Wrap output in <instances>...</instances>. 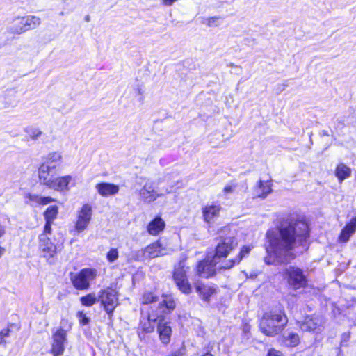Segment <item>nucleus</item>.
<instances>
[{"label":"nucleus","mask_w":356,"mask_h":356,"mask_svg":"<svg viewBox=\"0 0 356 356\" xmlns=\"http://www.w3.org/2000/svg\"><path fill=\"white\" fill-rule=\"evenodd\" d=\"M267 356H284L282 352L277 350L274 348H271L268 350Z\"/></svg>","instance_id":"c03bdc74"},{"label":"nucleus","mask_w":356,"mask_h":356,"mask_svg":"<svg viewBox=\"0 0 356 356\" xmlns=\"http://www.w3.org/2000/svg\"><path fill=\"white\" fill-rule=\"evenodd\" d=\"M39 246L43 257L48 259L54 257L56 253V246L45 234L39 236Z\"/></svg>","instance_id":"4468645a"},{"label":"nucleus","mask_w":356,"mask_h":356,"mask_svg":"<svg viewBox=\"0 0 356 356\" xmlns=\"http://www.w3.org/2000/svg\"><path fill=\"white\" fill-rule=\"evenodd\" d=\"M10 335V330L9 329H3L0 332V344L6 343L5 340L3 339L5 337H7Z\"/></svg>","instance_id":"ea45409f"},{"label":"nucleus","mask_w":356,"mask_h":356,"mask_svg":"<svg viewBox=\"0 0 356 356\" xmlns=\"http://www.w3.org/2000/svg\"><path fill=\"white\" fill-rule=\"evenodd\" d=\"M62 161V156L58 152L47 154L44 162L38 168V177L41 184L48 186L53 179L58 175Z\"/></svg>","instance_id":"7ed1b4c3"},{"label":"nucleus","mask_w":356,"mask_h":356,"mask_svg":"<svg viewBox=\"0 0 356 356\" xmlns=\"http://www.w3.org/2000/svg\"><path fill=\"white\" fill-rule=\"evenodd\" d=\"M356 230V217L353 218L350 222L348 223L341 230L339 241L341 242H347L352 234Z\"/></svg>","instance_id":"5701e85b"},{"label":"nucleus","mask_w":356,"mask_h":356,"mask_svg":"<svg viewBox=\"0 0 356 356\" xmlns=\"http://www.w3.org/2000/svg\"><path fill=\"white\" fill-rule=\"evenodd\" d=\"M195 291L202 300L207 303L210 302V297L216 293V289L213 286L202 283L196 284Z\"/></svg>","instance_id":"412c9836"},{"label":"nucleus","mask_w":356,"mask_h":356,"mask_svg":"<svg viewBox=\"0 0 356 356\" xmlns=\"http://www.w3.org/2000/svg\"><path fill=\"white\" fill-rule=\"evenodd\" d=\"M134 257L136 259L140 260L145 259V254L139 253V250L134 252Z\"/></svg>","instance_id":"de8ad7c7"},{"label":"nucleus","mask_w":356,"mask_h":356,"mask_svg":"<svg viewBox=\"0 0 356 356\" xmlns=\"http://www.w3.org/2000/svg\"><path fill=\"white\" fill-rule=\"evenodd\" d=\"M282 341L287 347H296L300 343V340L297 333L291 331L286 332L285 334L282 335Z\"/></svg>","instance_id":"a878e982"},{"label":"nucleus","mask_w":356,"mask_h":356,"mask_svg":"<svg viewBox=\"0 0 356 356\" xmlns=\"http://www.w3.org/2000/svg\"><path fill=\"white\" fill-rule=\"evenodd\" d=\"M230 66L234 67V65L233 63H231V64H230Z\"/></svg>","instance_id":"6e6d98bb"},{"label":"nucleus","mask_w":356,"mask_h":356,"mask_svg":"<svg viewBox=\"0 0 356 356\" xmlns=\"http://www.w3.org/2000/svg\"><path fill=\"white\" fill-rule=\"evenodd\" d=\"M56 200V199L52 198L50 196L48 197H43L41 196V204L45 205L49 203L55 202Z\"/></svg>","instance_id":"79ce46f5"},{"label":"nucleus","mask_w":356,"mask_h":356,"mask_svg":"<svg viewBox=\"0 0 356 356\" xmlns=\"http://www.w3.org/2000/svg\"><path fill=\"white\" fill-rule=\"evenodd\" d=\"M98 302H100L104 310L111 318L115 307L118 305L117 293L114 289L101 290L98 293Z\"/></svg>","instance_id":"423d86ee"},{"label":"nucleus","mask_w":356,"mask_h":356,"mask_svg":"<svg viewBox=\"0 0 356 356\" xmlns=\"http://www.w3.org/2000/svg\"><path fill=\"white\" fill-rule=\"evenodd\" d=\"M177 0H162L163 4L165 6H171Z\"/></svg>","instance_id":"49530a36"},{"label":"nucleus","mask_w":356,"mask_h":356,"mask_svg":"<svg viewBox=\"0 0 356 356\" xmlns=\"http://www.w3.org/2000/svg\"><path fill=\"white\" fill-rule=\"evenodd\" d=\"M350 174L351 170L343 163H340L336 168L335 175L340 182H342L345 179L349 177Z\"/></svg>","instance_id":"cd10ccee"},{"label":"nucleus","mask_w":356,"mask_h":356,"mask_svg":"<svg viewBox=\"0 0 356 356\" xmlns=\"http://www.w3.org/2000/svg\"><path fill=\"white\" fill-rule=\"evenodd\" d=\"M159 300V296L154 292L147 291L145 292L141 298V302L143 305H149L153 302H156Z\"/></svg>","instance_id":"7c9ffc66"},{"label":"nucleus","mask_w":356,"mask_h":356,"mask_svg":"<svg viewBox=\"0 0 356 356\" xmlns=\"http://www.w3.org/2000/svg\"><path fill=\"white\" fill-rule=\"evenodd\" d=\"M138 94H139V95H141V94H142V90H141V89H140V88H139V89L138 90Z\"/></svg>","instance_id":"864d4df0"},{"label":"nucleus","mask_w":356,"mask_h":356,"mask_svg":"<svg viewBox=\"0 0 356 356\" xmlns=\"http://www.w3.org/2000/svg\"><path fill=\"white\" fill-rule=\"evenodd\" d=\"M202 356H214V355L212 353H211L209 351H208L206 353H204V355H202Z\"/></svg>","instance_id":"3c124183"},{"label":"nucleus","mask_w":356,"mask_h":356,"mask_svg":"<svg viewBox=\"0 0 356 356\" xmlns=\"http://www.w3.org/2000/svg\"><path fill=\"white\" fill-rule=\"evenodd\" d=\"M26 197L31 202H35L38 204H41V196L36 194H31L29 193L26 195Z\"/></svg>","instance_id":"4c0bfd02"},{"label":"nucleus","mask_w":356,"mask_h":356,"mask_svg":"<svg viewBox=\"0 0 356 356\" xmlns=\"http://www.w3.org/2000/svg\"><path fill=\"white\" fill-rule=\"evenodd\" d=\"M299 323L302 331L319 333L323 330L324 321L321 316H308Z\"/></svg>","instance_id":"9d476101"},{"label":"nucleus","mask_w":356,"mask_h":356,"mask_svg":"<svg viewBox=\"0 0 356 356\" xmlns=\"http://www.w3.org/2000/svg\"><path fill=\"white\" fill-rule=\"evenodd\" d=\"M306 241L307 240L303 243V244L305 245L303 247H305V249H307V247H306Z\"/></svg>","instance_id":"5fc2aeb1"},{"label":"nucleus","mask_w":356,"mask_h":356,"mask_svg":"<svg viewBox=\"0 0 356 356\" xmlns=\"http://www.w3.org/2000/svg\"><path fill=\"white\" fill-rule=\"evenodd\" d=\"M288 321L284 309H271L263 314L260 320L259 329L266 336L274 337L284 330Z\"/></svg>","instance_id":"f03ea898"},{"label":"nucleus","mask_w":356,"mask_h":356,"mask_svg":"<svg viewBox=\"0 0 356 356\" xmlns=\"http://www.w3.org/2000/svg\"><path fill=\"white\" fill-rule=\"evenodd\" d=\"M220 210V205H206L202 208V216L204 220L209 225H211L219 216Z\"/></svg>","instance_id":"6ab92c4d"},{"label":"nucleus","mask_w":356,"mask_h":356,"mask_svg":"<svg viewBox=\"0 0 356 356\" xmlns=\"http://www.w3.org/2000/svg\"><path fill=\"white\" fill-rule=\"evenodd\" d=\"M58 213V207L56 205L49 206L44 213L45 221L54 222Z\"/></svg>","instance_id":"c756f323"},{"label":"nucleus","mask_w":356,"mask_h":356,"mask_svg":"<svg viewBox=\"0 0 356 356\" xmlns=\"http://www.w3.org/2000/svg\"><path fill=\"white\" fill-rule=\"evenodd\" d=\"M236 187V184H227L225 186L223 192L225 193H232L234 191Z\"/></svg>","instance_id":"37998d69"},{"label":"nucleus","mask_w":356,"mask_h":356,"mask_svg":"<svg viewBox=\"0 0 356 356\" xmlns=\"http://www.w3.org/2000/svg\"><path fill=\"white\" fill-rule=\"evenodd\" d=\"M164 299L159 303V309L162 312L170 313L175 308L176 304L171 296H163Z\"/></svg>","instance_id":"bb28decb"},{"label":"nucleus","mask_w":356,"mask_h":356,"mask_svg":"<svg viewBox=\"0 0 356 356\" xmlns=\"http://www.w3.org/2000/svg\"><path fill=\"white\" fill-rule=\"evenodd\" d=\"M8 30L13 34H22L26 32L24 17H17L13 19L9 24Z\"/></svg>","instance_id":"4be33fe9"},{"label":"nucleus","mask_w":356,"mask_h":356,"mask_svg":"<svg viewBox=\"0 0 356 356\" xmlns=\"http://www.w3.org/2000/svg\"><path fill=\"white\" fill-rule=\"evenodd\" d=\"M161 316L154 312L145 314L142 310L138 330L144 333H152L154 330L155 323L159 322Z\"/></svg>","instance_id":"f8f14e48"},{"label":"nucleus","mask_w":356,"mask_h":356,"mask_svg":"<svg viewBox=\"0 0 356 356\" xmlns=\"http://www.w3.org/2000/svg\"><path fill=\"white\" fill-rule=\"evenodd\" d=\"M73 180V178L71 175H67L62 177H56L51 184L47 186L50 189H54V191L58 192H65L70 190V184Z\"/></svg>","instance_id":"f3484780"},{"label":"nucleus","mask_w":356,"mask_h":356,"mask_svg":"<svg viewBox=\"0 0 356 356\" xmlns=\"http://www.w3.org/2000/svg\"><path fill=\"white\" fill-rule=\"evenodd\" d=\"M165 179L159 178L156 181L147 179L143 188L138 191L141 200L144 203H152L158 197L164 196L165 194L170 193L174 187L170 185L169 187L159 188L158 186Z\"/></svg>","instance_id":"20e7f679"},{"label":"nucleus","mask_w":356,"mask_h":356,"mask_svg":"<svg viewBox=\"0 0 356 356\" xmlns=\"http://www.w3.org/2000/svg\"><path fill=\"white\" fill-rule=\"evenodd\" d=\"M98 301V296L96 297L94 293H89L81 298V302L84 306H92Z\"/></svg>","instance_id":"473e14b6"},{"label":"nucleus","mask_w":356,"mask_h":356,"mask_svg":"<svg viewBox=\"0 0 356 356\" xmlns=\"http://www.w3.org/2000/svg\"><path fill=\"white\" fill-rule=\"evenodd\" d=\"M350 338V332H343L342 334H341V343H346L349 341Z\"/></svg>","instance_id":"a18cd8bd"},{"label":"nucleus","mask_w":356,"mask_h":356,"mask_svg":"<svg viewBox=\"0 0 356 356\" xmlns=\"http://www.w3.org/2000/svg\"><path fill=\"white\" fill-rule=\"evenodd\" d=\"M92 207L85 204L78 213L77 220L75 224V231L78 233L83 232L88 226L92 218Z\"/></svg>","instance_id":"9b49d317"},{"label":"nucleus","mask_w":356,"mask_h":356,"mask_svg":"<svg viewBox=\"0 0 356 356\" xmlns=\"http://www.w3.org/2000/svg\"><path fill=\"white\" fill-rule=\"evenodd\" d=\"M67 343V332L63 328L58 329L52 334L51 352L54 356H61Z\"/></svg>","instance_id":"1a4fd4ad"},{"label":"nucleus","mask_w":356,"mask_h":356,"mask_svg":"<svg viewBox=\"0 0 356 356\" xmlns=\"http://www.w3.org/2000/svg\"><path fill=\"white\" fill-rule=\"evenodd\" d=\"M85 20H86V22H89V21H90V16H89V15L86 16V17H85Z\"/></svg>","instance_id":"603ef678"},{"label":"nucleus","mask_w":356,"mask_h":356,"mask_svg":"<svg viewBox=\"0 0 356 356\" xmlns=\"http://www.w3.org/2000/svg\"><path fill=\"white\" fill-rule=\"evenodd\" d=\"M24 17L26 31L35 29L41 23L40 18L37 16L27 15Z\"/></svg>","instance_id":"c85d7f7f"},{"label":"nucleus","mask_w":356,"mask_h":356,"mask_svg":"<svg viewBox=\"0 0 356 356\" xmlns=\"http://www.w3.org/2000/svg\"><path fill=\"white\" fill-rule=\"evenodd\" d=\"M309 236V227L303 220L287 218L280 225L269 229L266 237L268 245L265 263L268 265L287 264L296 258L293 249L296 243L304 246L303 243Z\"/></svg>","instance_id":"f257e3e1"},{"label":"nucleus","mask_w":356,"mask_h":356,"mask_svg":"<svg viewBox=\"0 0 356 356\" xmlns=\"http://www.w3.org/2000/svg\"><path fill=\"white\" fill-rule=\"evenodd\" d=\"M95 189L101 196L108 197L116 195L119 192L120 187L112 183L101 182L96 184Z\"/></svg>","instance_id":"a211bd4d"},{"label":"nucleus","mask_w":356,"mask_h":356,"mask_svg":"<svg viewBox=\"0 0 356 356\" xmlns=\"http://www.w3.org/2000/svg\"><path fill=\"white\" fill-rule=\"evenodd\" d=\"M52 223H53V222L45 221L44 231H43V233L42 234H45V236H48L49 234H51V225H52Z\"/></svg>","instance_id":"a19ab883"},{"label":"nucleus","mask_w":356,"mask_h":356,"mask_svg":"<svg viewBox=\"0 0 356 356\" xmlns=\"http://www.w3.org/2000/svg\"><path fill=\"white\" fill-rule=\"evenodd\" d=\"M118 258V251L116 248H111L106 254V259L109 262H113Z\"/></svg>","instance_id":"e433bc0d"},{"label":"nucleus","mask_w":356,"mask_h":356,"mask_svg":"<svg viewBox=\"0 0 356 356\" xmlns=\"http://www.w3.org/2000/svg\"><path fill=\"white\" fill-rule=\"evenodd\" d=\"M289 286L293 289L304 288L307 285V275L299 267L291 266L284 273Z\"/></svg>","instance_id":"39448f33"},{"label":"nucleus","mask_w":356,"mask_h":356,"mask_svg":"<svg viewBox=\"0 0 356 356\" xmlns=\"http://www.w3.org/2000/svg\"><path fill=\"white\" fill-rule=\"evenodd\" d=\"M251 250V248L250 246L244 245L241 248L238 255L233 259L228 260L226 264L223 266H220V268L222 269H229L232 267H233L236 264H238L243 257L247 256Z\"/></svg>","instance_id":"393cba45"},{"label":"nucleus","mask_w":356,"mask_h":356,"mask_svg":"<svg viewBox=\"0 0 356 356\" xmlns=\"http://www.w3.org/2000/svg\"><path fill=\"white\" fill-rule=\"evenodd\" d=\"M6 233L5 227L0 224V238L2 237Z\"/></svg>","instance_id":"09e8293b"},{"label":"nucleus","mask_w":356,"mask_h":356,"mask_svg":"<svg viewBox=\"0 0 356 356\" xmlns=\"http://www.w3.org/2000/svg\"><path fill=\"white\" fill-rule=\"evenodd\" d=\"M173 278L175 282H179V283L183 281V280L188 279L184 266H179L175 269Z\"/></svg>","instance_id":"2f4dec72"},{"label":"nucleus","mask_w":356,"mask_h":356,"mask_svg":"<svg viewBox=\"0 0 356 356\" xmlns=\"http://www.w3.org/2000/svg\"><path fill=\"white\" fill-rule=\"evenodd\" d=\"M165 226V223L163 219L157 216L148 224L147 232L149 234L156 236L164 229Z\"/></svg>","instance_id":"b1692460"},{"label":"nucleus","mask_w":356,"mask_h":356,"mask_svg":"<svg viewBox=\"0 0 356 356\" xmlns=\"http://www.w3.org/2000/svg\"><path fill=\"white\" fill-rule=\"evenodd\" d=\"M97 275L96 270L92 268H83L72 278V284L77 289H86L90 286V282Z\"/></svg>","instance_id":"6e6552de"},{"label":"nucleus","mask_w":356,"mask_h":356,"mask_svg":"<svg viewBox=\"0 0 356 356\" xmlns=\"http://www.w3.org/2000/svg\"><path fill=\"white\" fill-rule=\"evenodd\" d=\"M215 258L209 259V258L203 261H200L197 266V275L204 278L212 277L216 273V265L219 262L215 261Z\"/></svg>","instance_id":"ddd939ff"},{"label":"nucleus","mask_w":356,"mask_h":356,"mask_svg":"<svg viewBox=\"0 0 356 356\" xmlns=\"http://www.w3.org/2000/svg\"><path fill=\"white\" fill-rule=\"evenodd\" d=\"M25 131L29 134L30 138L33 140H37L42 134L41 131L35 128L26 129Z\"/></svg>","instance_id":"f704fd0d"},{"label":"nucleus","mask_w":356,"mask_h":356,"mask_svg":"<svg viewBox=\"0 0 356 356\" xmlns=\"http://www.w3.org/2000/svg\"><path fill=\"white\" fill-rule=\"evenodd\" d=\"M4 252H5V249L3 248H2L1 246H0V258L3 254Z\"/></svg>","instance_id":"8fccbe9b"},{"label":"nucleus","mask_w":356,"mask_h":356,"mask_svg":"<svg viewBox=\"0 0 356 356\" xmlns=\"http://www.w3.org/2000/svg\"><path fill=\"white\" fill-rule=\"evenodd\" d=\"M77 316L80 319V323L83 325H87L90 322V318L86 316V315L83 313V312H79L77 313Z\"/></svg>","instance_id":"58836bf2"},{"label":"nucleus","mask_w":356,"mask_h":356,"mask_svg":"<svg viewBox=\"0 0 356 356\" xmlns=\"http://www.w3.org/2000/svg\"><path fill=\"white\" fill-rule=\"evenodd\" d=\"M179 289L184 294H189L192 291V286L189 283L188 279L183 280L180 283L175 282Z\"/></svg>","instance_id":"72a5a7b5"},{"label":"nucleus","mask_w":356,"mask_h":356,"mask_svg":"<svg viewBox=\"0 0 356 356\" xmlns=\"http://www.w3.org/2000/svg\"><path fill=\"white\" fill-rule=\"evenodd\" d=\"M271 191V184L269 181L259 180L253 188V195L257 197L265 198Z\"/></svg>","instance_id":"aec40b11"},{"label":"nucleus","mask_w":356,"mask_h":356,"mask_svg":"<svg viewBox=\"0 0 356 356\" xmlns=\"http://www.w3.org/2000/svg\"><path fill=\"white\" fill-rule=\"evenodd\" d=\"M139 253L145 254V259H154L166 254L165 249L159 241L149 245L145 249L140 250Z\"/></svg>","instance_id":"2eb2a0df"},{"label":"nucleus","mask_w":356,"mask_h":356,"mask_svg":"<svg viewBox=\"0 0 356 356\" xmlns=\"http://www.w3.org/2000/svg\"><path fill=\"white\" fill-rule=\"evenodd\" d=\"M238 245L236 238L234 236H220V242L216 248V252L213 256L215 261H220L222 257H226L230 251L234 250Z\"/></svg>","instance_id":"0eeeda50"},{"label":"nucleus","mask_w":356,"mask_h":356,"mask_svg":"<svg viewBox=\"0 0 356 356\" xmlns=\"http://www.w3.org/2000/svg\"><path fill=\"white\" fill-rule=\"evenodd\" d=\"M202 23L207 24L209 26H218L221 24L220 18L212 17L205 19Z\"/></svg>","instance_id":"c9c22d12"},{"label":"nucleus","mask_w":356,"mask_h":356,"mask_svg":"<svg viewBox=\"0 0 356 356\" xmlns=\"http://www.w3.org/2000/svg\"><path fill=\"white\" fill-rule=\"evenodd\" d=\"M157 332L161 341L163 344H168L172 335V328L168 322L164 321L163 316H161L157 323Z\"/></svg>","instance_id":"dca6fc26"}]
</instances>
